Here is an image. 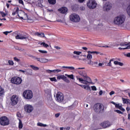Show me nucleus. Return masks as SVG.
Segmentation results:
<instances>
[{"instance_id": "nucleus-1", "label": "nucleus", "mask_w": 130, "mask_h": 130, "mask_svg": "<svg viewBox=\"0 0 130 130\" xmlns=\"http://www.w3.org/2000/svg\"><path fill=\"white\" fill-rule=\"evenodd\" d=\"M93 109L96 113H102L104 111V106L102 104L97 103L94 105Z\"/></svg>"}, {"instance_id": "nucleus-2", "label": "nucleus", "mask_w": 130, "mask_h": 130, "mask_svg": "<svg viewBox=\"0 0 130 130\" xmlns=\"http://www.w3.org/2000/svg\"><path fill=\"white\" fill-rule=\"evenodd\" d=\"M125 21V16L124 15H121L118 17H116L114 20V23L116 25H121L123 24Z\"/></svg>"}, {"instance_id": "nucleus-3", "label": "nucleus", "mask_w": 130, "mask_h": 130, "mask_svg": "<svg viewBox=\"0 0 130 130\" xmlns=\"http://www.w3.org/2000/svg\"><path fill=\"white\" fill-rule=\"evenodd\" d=\"M0 124L6 126L10 124V119L6 116H2L0 118Z\"/></svg>"}, {"instance_id": "nucleus-4", "label": "nucleus", "mask_w": 130, "mask_h": 130, "mask_svg": "<svg viewBox=\"0 0 130 130\" xmlns=\"http://www.w3.org/2000/svg\"><path fill=\"white\" fill-rule=\"evenodd\" d=\"M11 82L12 84H15V85H20L22 84L23 80L21 78L19 77H13L11 79Z\"/></svg>"}, {"instance_id": "nucleus-5", "label": "nucleus", "mask_w": 130, "mask_h": 130, "mask_svg": "<svg viewBox=\"0 0 130 130\" xmlns=\"http://www.w3.org/2000/svg\"><path fill=\"white\" fill-rule=\"evenodd\" d=\"M23 96L25 99H32L33 98V92L30 90H25L23 93Z\"/></svg>"}, {"instance_id": "nucleus-6", "label": "nucleus", "mask_w": 130, "mask_h": 130, "mask_svg": "<svg viewBox=\"0 0 130 130\" xmlns=\"http://www.w3.org/2000/svg\"><path fill=\"white\" fill-rule=\"evenodd\" d=\"M69 18L70 20H71L72 22H74V23H78V22H80V20H81L80 16L78 15V14L75 13L71 14Z\"/></svg>"}, {"instance_id": "nucleus-7", "label": "nucleus", "mask_w": 130, "mask_h": 130, "mask_svg": "<svg viewBox=\"0 0 130 130\" xmlns=\"http://www.w3.org/2000/svg\"><path fill=\"white\" fill-rule=\"evenodd\" d=\"M97 6V4L95 1L89 0L87 3V6L91 10H93V9H95Z\"/></svg>"}, {"instance_id": "nucleus-8", "label": "nucleus", "mask_w": 130, "mask_h": 130, "mask_svg": "<svg viewBox=\"0 0 130 130\" xmlns=\"http://www.w3.org/2000/svg\"><path fill=\"white\" fill-rule=\"evenodd\" d=\"M21 14H22L23 16L20 15V19L23 20H27L28 23H32V22H33V20L29 19L28 17V15H27L25 12L21 11Z\"/></svg>"}, {"instance_id": "nucleus-9", "label": "nucleus", "mask_w": 130, "mask_h": 130, "mask_svg": "<svg viewBox=\"0 0 130 130\" xmlns=\"http://www.w3.org/2000/svg\"><path fill=\"white\" fill-rule=\"evenodd\" d=\"M11 101L12 102V105H17L18 102H19V98H18L16 95H13L11 98Z\"/></svg>"}, {"instance_id": "nucleus-10", "label": "nucleus", "mask_w": 130, "mask_h": 130, "mask_svg": "<svg viewBox=\"0 0 130 130\" xmlns=\"http://www.w3.org/2000/svg\"><path fill=\"white\" fill-rule=\"evenodd\" d=\"M56 98L57 102H62L64 99L63 94L60 92H58L56 94Z\"/></svg>"}, {"instance_id": "nucleus-11", "label": "nucleus", "mask_w": 130, "mask_h": 130, "mask_svg": "<svg viewBox=\"0 0 130 130\" xmlns=\"http://www.w3.org/2000/svg\"><path fill=\"white\" fill-rule=\"evenodd\" d=\"M24 109L25 112H27V113H31L33 110L34 109L33 106L30 105H26L24 107Z\"/></svg>"}, {"instance_id": "nucleus-12", "label": "nucleus", "mask_w": 130, "mask_h": 130, "mask_svg": "<svg viewBox=\"0 0 130 130\" xmlns=\"http://www.w3.org/2000/svg\"><path fill=\"white\" fill-rule=\"evenodd\" d=\"M112 8V6H111V4L110 2H106L103 7V10L105 12H108V11H110V9Z\"/></svg>"}, {"instance_id": "nucleus-13", "label": "nucleus", "mask_w": 130, "mask_h": 130, "mask_svg": "<svg viewBox=\"0 0 130 130\" xmlns=\"http://www.w3.org/2000/svg\"><path fill=\"white\" fill-rule=\"evenodd\" d=\"M85 69L84 68H77L76 71L78 72L79 74L80 75V76H82L84 78L87 77V73H86V72L84 71H80V70H84Z\"/></svg>"}, {"instance_id": "nucleus-14", "label": "nucleus", "mask_w": 130, "mask_h": 130, "mask_svg": "<svg viewBox=\"0 0 130 130\" xmlns=\"http://www.w3.org/2000/svg\"><path fill=\"white\" fill-rule=\"evenodd\" d=\"M16 39H20L23 40V39H28V37L25 35L19 34L15 37Z\"/></svg>"}, {"instance_id": "nucleus-15", "label": "nucleus", "mask_w": 130, "mask_h": 130, "mask_svg": "<svg viewBox=\"0 0 130 130\" xmlns=\"http://www.w3.org/2000/svg\"><path fill=\"white\" fill-rule=\"evenodd\" d=\"M101 126H102L104 128H106L108 126H110V123L108 121H105L103 123H101L100 124Z\"/></svg>"}, {"instance_id": "nucleus-16", "label": "nucleus", "mask_w": 130, "mask_h": 130, "mask_svg": "<svg viewBox=\"0 0 130 130\" xmlns=\"http://www.w3.org/2000/svg\"><path fill=\"white\" fill-rule=\"evenodd\" d=\"M68 11V9L67 7H62L61 8H60L58 9V12H60L61 14H66Z\"/></svg>"}, {"instance_id": "nucleus-17", "label": "nucleus", "mask_w": 130, "mask_h": 130, "mask_svg": "<svg viewBox=\"0 0 130 130\" xmlns=\"http://www.w3.org/2000/svg\"><path fill=\"white\" fill-rule=\"evenodd\" d=\"M36 59L40 62L45 63L48 62V59L44 58H36Z\"/></svg>"}, {"instance_id": "nucleus-18", "label": "nucleus", "mask_w": 130, "mask_h": 130, "mask_svg": "<svg viewBox=\"0 0 130 130\" xmlns=\"http://www.w3.org/2000/svg\"><path fill=\"white\" fill-rule=\"evenodd\" d=\"M46 72L48 74H51V73H60V72H61V70L59 69H56L54 70H47Z\"/></svg>"}, {"instance_id": "nucleus-19", "label": "nucleus", "mask_w": 130, "mask_h": 130, "mask_svg": "<svg viewBox=\"0 0 130 130\" xmlns=\"http://www.w3.org/2000/svg\"><path fill=\"white\" fill-rule=\"evenodd\" d=\"M34 34L35 36H38V37H41L42 38L45 37V35L43 32H36Z\"/></svg>"}, {"instance_id": "nucleus-20", "label": "nucleus", "mask_w": 130, "mask_h": 130, "mask_svg": "<svg viewBox=\"0 0 130 130\" xmlns=\"http://www.w3.org/2000/svg\"><path fill=\"white\" fill-rule=\"evenodd\" d=\"M17 14H19V8L18 7L14 8L13 11L12 12V16H15V15H17Z\"/></svg>"}, {"instance_id": "nucleus-21", "label": "nucleus", "mask_w": 130, "mask_h": 130, "mask_svg": "<svg viewBox=\"0 0 130 130\" xmlns=\"http://www.w3.org/2000/svg\"><path fill=\"white\" fill-rule=\"evenodd\" d=\"M77 80H79V82H81V83H82V84H85V85H87L88 84L87 83V81L83 79L82 78H77Z\"/></svg>"}, {"instance_id": "nucleus-22", "label": "nucleus", "mask_w": 130, "mask_h": 130, "mask_svg": "<svg viewBox=\"0 0 130 130\" xmlns=\"http://www.w3.org/2000/svg\"><path fill=\"white\" fill-rule=\"evenodd\" d=\"M48 2L50 5H55L56 4V0H48Z\"/></svg>"}, {"instance_id": "nucleus-23", "label": "nucleus", "mask_w": 130, "mask_h": 130, "mask_svg": "<svg viewBox=\"0 0 130 130\" xmlns=\"http://www.w3.org/2000/svg\"><path fill=\"white\" fill-rule=\"evenodd\" d=\"M120 46H124V47H126V46H128V43L127 42H122L120 44Z\"/></svg>"}, {"instance_id": "nucleus-24", "label": "nucleus", "mask_w": 130, "mask_h": 130, "mask_svg": "<svg viewBox=\"0 0 130 130\" xmlns=\"http://www.w3.org/2000/svg\"><path fill=\"white\" fill-rule=\"evenodd\" d=\"M84 78H86V81L87 82V84H89V83H91V82H92V80H91V78L88 76H87L86 75V77H84Z\"/></svg>"}, {"instance_id": "nucleus-25", "label": "nucleus", "mask_w": 130, "mask_h": 130, "mask_svg": "<svg viewBox=\"0 0 130 130\" xmlns=\"http://www.w3.org/2000/svg\"><path fill=\"white\" fill-rule=\"evenodd\" d=\"M79 86L82 88H83V89H85V90H88V89H90V87L89 86L84 85H79Z\"/></svg>"}, {"instance_id": "nucleus-26", "label": "nucleus", "mask_w": 130, "mask_h": 130, "mask_svg": "<svg viewBox=\"0 0 130 130\" xmlns=\"http://www.w3.org/2000/svg\"><path fill=\"white\" fill-rule=\"evenodd\" d=\"M30 68L34 70V71H38L39 70V68L35 66L34 65H30Z\"/></svg>"}, {"instance_id": "nucleus-27", "label": "nucleus", "mask_w": 130, "mask_h": 130, "mask_svg": "<svg viewBox=\"0 0 130 130\" xmlns=\"http://www.w3.org/2000/svg\"><path fill=\"white\" fill-rule=\"evenodd\" d=\"M62 69H69L70 70H75V67H67V66H62Z\"/></svg>"}, {"instance_id": "nucleus-28", "label": "nucleus", "mask_w": 130, "mask_h": 130, "mask_svg": "<svg viewBox=\"0 0 130 130\" xmlns=\"http://www.w3.org/2000/svg\"><path fill=\"white\" fill-rule=\"evenodd\" d=\"M4 88H2V86L0 85V96H3V95H4Z\"/></svg>"}, {"instance_id": "nucleus-29", "label": "nucleus", "mask_w": 130, "mask_h": 130, "mask_svg": "<svg viewBox=\"0 0 130 130\" xmlns=\"http://www.w3.org/2000/svg\"><path fill=\"white\" fill-rule=\"evenodd\" d=\"M37 125H38V126H43V127H45L46 126H47V125L44 124H43V123H40V122H38V123H37Z\"/></svg>"}, {"instance_id": "nucleus-30", "label": "nucleus", "mask_w": 130, "mask_h": 130, "mask_svg": "<svg viewBox=\"0 0 130 130\" xmlns=\"http://www.w3.org/2000/svg\"><path fill=\"white\" fill-rule=\"evenodd\" d=\"M18 127L20 129L23 128V123H22V121L21 120V119H19Z\"/></svg>"}, {"instance_id": "nucleus-31", "label": "nucleus", "mask_w": 130, "mask_h": 130, "mask_svg": "<svg viewBox=\"0 0 130 130\" xmlns=\"http://www.w3.org/2000/svg\"><path fill=\"white\" fill-rule=\"evenodd\" d=\"M65 76L64 75H60V76H58L57 77V80H63Z\"/></svg>"}, {"instance_id": "nucleus-32", "label": "nucleus", "mask_w": 130, "mask_h": 130, "mask_svg": "<svg viewBox=\"0 0 130 130\" xmlns=\"http://www.w3.org/2000/svg\"><path fill=\"white\" fill-rule=\"evenodd\" d=\"M32 70L31 69H27V72H26V75H32Z\"/></svg>"}, {"instance_id": "nucleus-33", "label": "nucleus", "mask_w": 130, "mask_h": 130, "mask_svg": "<svg viewBox=\"0 0 130 130\" xmlns=\"http://www.w3.org/2000/svg\"><path fill=\"white\" fill-rule=\"evenodd\" d=\"M49 79L51 82H57V80L55 77L50 78Z\"/></svg>"}, {"instance_id": "nucleus-34", "label": "nucleus", "mask_w": 130, "mask_h": 130, "mask_svg": "<svg viewBox=\"0 0 130 130\" xmlns=\"http://www.w3.org/2000/svg\"><path fill=\"white\" fill-rule=\"evenodd\" d=\"M41 45H43V46H44V47H45L46 48H47V47H48L49 46L48 45V44L43 42L41 44Z\"/></svg>"}, {"instance_id": "nucleus-35", "label": "nucleus", "mask_w": 130, "mask_h": 130, "mask_svg": "<svg viewBox=\"0 0 130 130\" xmlns=\"http://www.w3.org/2000/svg\"><path fill=\"white\" fill-rule=\"evenodd\" d=\"M65 76L68 77V78H70V79H72V80H74V75H68L66 74Z\"/></svg>"}, {"instance_id": "nucleus-36", "label": "nucleus", "mask_w": 130, "mask_h": 130, "mask_svg": "<svg viewBox=\"0 0 130 130\" xmlns=\"http://www.w3.org/2000/svg\"><path fill=\"white\" fill-rule=\"evenodd\" d=\"M63 81H64V82H66V83H70V80H69L68 79V78L66 76H64V79H63Z\"/></svg>"}, {"instance_id": "nucleus-37", "label": "nucleus", "mask_w": 130, "mask_h": 130, "mask_svg": "<svg viewBox=\"0 0 130 130\" xmlns=\"http://www.w3.org/2000/svg\"><path fill=\"white\" fill-rule=\"evenodd\" d=\"M73 53L74 54H76V55H80L82 53V52L75 51Z\"/></svg>"}, {"instance_id": "nucleus-38", "label": "nucleus", "mask_w": 130, "mask_h": 130, "mask_svg": "<svg viewBox=\"0 0 130 130\" xmlns=\"http://www.w3.org/2000/svg\"><path fill=\"white\" fill-rule=\"evenodd\" d=\"M114 112H117V113H118L119 114H123V113L119 110H115Z\"/></svg>"}, {"instance_id": "nucleus-39", "label": "nucleus", "mask_w": 130, "mask_h": 130, "mask_svg": "<svg viewBox=\"0 0 130 130\" xmlns=\"http://www.w3.org/2000/svg\"><path fill=\"white\" fill-rule=\"evenodd\" d=\"M8 63L9 66H14V61H13V60H8Z\"/></svg>"}, {"instance_id": "nucleus-40", "label": "nucleus", "mask_w": 130, "mask_h": 130, "mask_svg": "<svg viewBox=\"0 0 130 130\" xmlns=\"http://www.w3.org/2000/svg\"><path fill=\"white\" fill-rule=\"evenodd\" d=\"M118 109L121 110V111H122V112H124V111H125V110L122 108V105H120V106L119 107V108Z\"/></svg>"}, {"instance_id": "nucleus-41", "label": "nucleus", "mask_w": 130, "mask_h": 130, "mask_svg": "<svg viewBox=\"0 0 130 130\" xmlns=\"http://www.w3.org/2000/svg\"><path fill=\"white\" fill-rule=\"evenodd\" d=\"M87 58L88 59H92V55L91 54H87Z\"/></svg>"}, {"instance_id": "nucleus-42", "label": "nucleus", "mask_w": 130, "mask_h": 130, "mask_svg": "<svg viewBox=\"0 0 130 130\" xmlns=\"http://www.w3.org/2000/svg\"><path fill=\"white\" fill-rule=\"evenodd\" d=\"M0 14L3 17H6L7 16V14L6 13H5V12H1Z\"/></svg>"}, {"instance_id": "nucleus-43", "label": "nucleus", "mask_w": 130, "mask_h": 130, "mask_svg": "<svg viewBox=\"0 0 130 130\" xmlns=\"http://www.w3.org/2000/svg\"><path fill=\"white\" fill-rule=\"evenodd\" d=\"M88 53H96V54H98V53H99V52L97 51H88Z\"/></svg>"}, {"instance_id": "nucleus-44", "label": "nucleus", "mask_w": 130, "mask_h": 130, "mask_svg": "<svg viewBox=\"0 0 130 130\" xmlns=\"http://www.w3.org/2000/svg\"><path fill=\"white\" fill-rule=\"evenodd\" d=\"M91 89H92V91H96L97 90V88H96V86H91Z\"/></svg>"}, {"instance_id": "nucleus-45", "label": "nucleus", "mask_w": 130, "mask_h": 130, "mask_svg": "<svg viewBox=\"0 0 130 130\" xmlns=\"http://www.w3.org/2000/svg\"><path fill=\"white\" fill-rule=\"evenodd\" d=\"M39 51L41 53H47V51H43V50H39Z\"/></svg>"}, {"instance_id": "nucleus-46", "label": "nucleus", "mask_w": 130, "mask_h": 130, "mask_svg": "<svg viewBox=\"0 0 130 130\" xmlns=\"http://www.w3.org/2000/svg\"><path fill=\"white\" fill-rule=\"evenodd\" d=\"M18 3L19 4H21V5L24 6V2L23 1V0H18Z\"/></svg>"}, {"instance_id": "nucleus-47", "label": "nucleus", "mask_w": 130, "mask_h": 130, "mask_svg": "<svg viewBox=\"0 0 130 130\" xmlns=\"http://www.w3.org/2000/svg\"><path fill=\"white\" fill-rule=\"evenodd\" d=\"M14 59L15 60V61H17V62H19L20 61V59H18L17 58V57H14Z\"/></svg>"}, {"instance_id": "nucleus-48", "label": "nucleus", "mask_w": 130, "mask_h": 130, "mask_svg": "<svg viewBox=\"0 0 130 130\" xmlns=\"http://www.w3.org/2000/svg\"><path fill=\"white\" fill-rule=\"evenodd\" d=\"M12 31H4L3 33L4 34H5V35H8V34H9V33H11Z\"/></svg>"}, {"instance_id": "nucleus-49", "label": "nucleus", "mask_w": 130, "mask_h": 130, "mask_svg": "<svg viewBox=\"0 0 130 130\" xmlns=\"http://www.w3.org/2000/svg\"><path fill=\"white\" fill-rule=\"evenodd\" d=\"M115 106L116 108H117L118 109L119 108V107L120 106V105H119V104H116V105H115Z\"/></svg>"}, {"instance_id": "nucleus-50", "label": "nucleus", "mask_w": 130, "mask_h": 130, "mask_svg": "<svg viewBox=\"0 0 130 130\" xmlns=\"http://www.w3.org/2000/svg\"><path fill=\"white\" fill-rule=\"evenodd\" d=\"M118 65L120 66V67H122V66H123V63L121 62H119L118 63Z\"/></svg>"}, {"instance_id": "nucleus-51", "label": "nucleus", "mask_w": 130, "mask_h": 130, "mask_svg": "<svg viewBox=\"0 0 130 130\" xmlns=\"http://www.w3.org/2000/svg\"><path fill=\"white\" fill-rule=\"evenodd\" d=\"M115 92L114 91H111L110 92V96H112V95H114V94H115Z\"/></svg>"}, {"instance_id": "nucleus-52", "label": "nucleus", "mask_w": 130, "mask_h": 130, "mask_svg": "<svg viewBox=\"0 0 130 130\" xmlns=\"http://www.w3.org/2000/svg\"><path fill=\"white\" fill-rule=\"evenodd\" d=\"M18 17L20 18V19H21V16H24L23 15H22V14H21V11L19 12V13L18 14Z\"/></svg>"}, {"instance_id": "nucleus-53", "label": "nucleus", "mask_w": 130, "mask_h": 130, "mask_svg": "<svg viewBox=\"0 0 130 130\" xmlns=\"http://www.w3.org/2000/svg\"><path fill=\"white\" fill-rule=\"evenodd\" d=\"M21 113H20V112H17V116L18 117H21Z\"/></svg>"}, {"instance_id": "nucleus-54", "label": "nucleus", "mask_w": 130, "mask_h": 130, "mask_svg": "<svg viewBox=\"0 0 130 130\" xmlns=\"http://www.w3.org/2000/svg\"><path fill=\"white\" fill-rule=\"evenodd\" d=\"M126 48V47H125V48H119L118 49H119V50H125V49H125Z\"/></svg>"}, {"instance_id": "nucleus-55", "label": "nucleus", "mask_w": 130, "mask_h": 130, "mask_svg": "<svg viewBox=\"0 0 130 130\" xmlns=\"http://www.w3.org/2000/svg\"><path fill=\"white\" fill-rule=\"evenodd\" d=\"M59 115H60V113H57V114H55V117L57 118L59 116Z\"/></svg>"}, {"instance_id": "nucleus-56", "label": "nucleus", "mask_w": 130, "mask_h": 130, "mask_svg": "<svg viewBox=\"0 0 130 130\" xmlns=\"http://www.w3.org/2000/svg\"><path fill=\"white\" fill-rule=\"evenodd\" d=\"M54 48H56V49L59 50V49H60V47H58L57 46H55Z\"/></svg>"}, {"instance_id": "nucleus-57", "label": "nucleus", "mask_w": 130, "mask_h": 130, "mask_svg": "<svg viewBox=\"0 0 130 130\" xmlns=\"http://www.w3.org/2000/svg\"><path fill=\"white\" fill-rule=\"evenodd\" d=\"M103 94V91L102 90H100L99 92L100 96H101Z\"/></svg>"}, {"instance_id": "nucleus-58", "label": "nucleus", "mask_w": 130, "mask_h": 130, "mask_svg": "<svg viewBox=\"0 0 130 130\" xmlns=\"http://www.w3.org/2000/svg\"><path fill=\"white\" fill-rule=\"evenodd\" d=\"M118 62H118V61H114V64H116V65H118Z\"/></svg>"}, {"instance_id": "nucleus-59", "label": "nucleus", "mask_w": 130, "mask_h": 130, "mask_svg": "<svg viewBox=\"0 0 130 130\" xmlns=\"http://www.w3.org/2000/svg\"><path fill=\"white\" fill-rule=\"evenodd\" d=\"M111 61H110H110H109V63H108V67H111Z\"/></svg>"}, {"instance_id": "nucleus-60", "label": "nucleus", "mask_w": 130, "mask_h": 130, "mask_svg": "<svg viewBox=\"0 0 130 130\" xmlns=\"http://www.w3.org/2000/svg\"><path fill=\"white\" fill-rule=\"evenodd\" d=\"M19 72H21L22 73H26V70H19Z\"/></svg>"}, {"instance_id": "nucleus-61", "label": "nucleus", "mask_w": 130, "mask_h": 130, "mask_svg": "<svg viewBox=\"0 0 130 130\" xmlns=\"http://www.w3.org/2000/svg\"><path fill=\"white\" fill-rule=\"evenodd\" d=\"M82 49H84V50H88V48L86 47H82Z\"/></svg>"}, {"instance_id": "nucleus-62", "label": "nucleus", "mask_w": 130, "mask_h": 130, "mask_svg": "<svg viewBox=\"0 0 130 130\" xmlns=\"http://www.w3.org/2000/svg\"><path fill=\"white\" fill-rule=\"evenodd\" d=\"M6 6H7V9H9V8H10V4L7 3L6 4Z\"/></svg>"}, {"instance_id": "nucleus-63", "label": "nucleus", "mask_w": 130, "mask_h": 130, "mask_svg": "<svg viewBox=\"0 0 130 130\" xmlns=\"http://www.w3.org/2000/svg\"><path fill=\"white\" fill-rule=\"evenodd\" d=\"M126 56H127V57H130V53H128L126 55Z\"/></svg>"}, {"instance_id": "nucleus-64", "label": "nucleus", "mask_w": 130, "mask_h": 130, "mask_svg": "<svg viewBox=\"0 0 130 130\" xmlns=\"http://www.w3.org/2000/svg\"><path fill=\"white\" fill-rule=\"evenodd\" d=\"M85 0H78L79 3H84Z\"/></svg>"}]
</instances>
